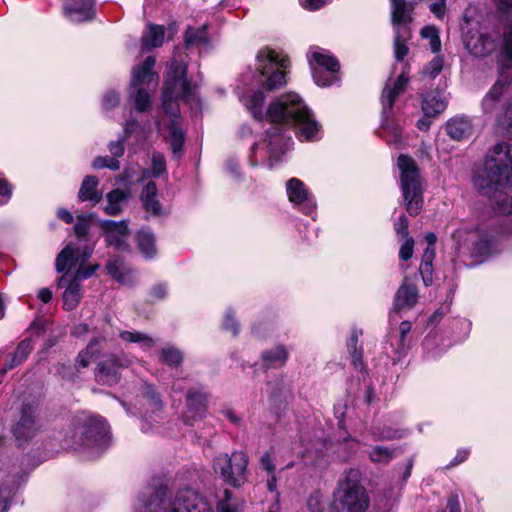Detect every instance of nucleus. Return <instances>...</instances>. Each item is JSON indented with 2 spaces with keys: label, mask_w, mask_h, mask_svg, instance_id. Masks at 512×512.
Wrapping results in <instances>:
<instances>
[{
  "label": "nucleus",
  "mask_w": 512,
  "mask_h": 512,
  "mask_svg": "<svg viewBox=\"0 0 512 512\" xmlns=\"http://www.w3.org/2000/svg\"><path fill=\"white\" fill-rule=\"evenodd\" d=\"M241 101L256 120L263 121L267 118L275 124L267 130L265 139L270 168L273 167V161L277 162L285 153L290 142V138L284 136L278 124L296 126L297 136L301 141L314 140L319 131L318 122L298 94L290 92L281 95L268 106L265 114L262 110L265 95L261 90L243 97Z\"/></svg>",
  "instance_id": "nucleus-1"
},
{
  "label": "nucleus",
  "mask_w": 512,
  "mask_h": 512,
  "mask_svg": "<svg viewBox=\"0 0 512 512\" xmlns=\"http://www.w3.org/2000/svg\"><path fill=\"white\" fill-rule=\"evenodd\" d=\"M474 186L484 195H490L512 183V146L497 143L489 150L484 167L473 179Z\"/></svg>",
  "instance_id": "nucleus-2"
},
{
  "label": "nucleus",
  "mask_w": 512,
  "mask_h": 512,
  "mask_svg": "<svg viewBox=\"0 0 512 512\" xmlns=\"http://www.w3.org/2000/svg\"><path fill=\"white\" fill-rule=\"evenodd\" d=\"M108 444V426L103 419L97 417L78 418L64 439L66 447L86 452L91 458L98 457Z\"/></svg>",
  "instance_id": "nucleus-3"
},
{
  "label": "nucleus",
  "mask_w": 512,
  "mask_h": 512,
  "mask_svg": "<svg viewBox=\"0 0 512 512\" xmlns=\"http://www.w3.org/2000/svg\"><path fill=\"white\" fill-rule=\"evenodd\" d=\"M509 81L502 74L484 96L481 107L483 114L494 120L495 129L499 133L512 136V96L506 101L502 100Z\"/></svg>",
  "instance_id": "nucleus-4"
},
{
  "label": "nucleus",
  "mask_w": 512,
  "mask_h": 512,
  "mask_svg": "<svg viewBox=\"0 0 512 512\" xmlns=\"http://www.w3.org/2000/svg\"><path fill=\"white\" fill-rule=\"evenodd\" d=\"M289 59L268 47L262 48L256 55V81L267 91L283 87L286 83V71Z\"/></svg>",
  "instance_id": "nucleus-5"
},
{
  "label": "nucleus",
  "mask_w": 512,
  "mask_h": 512,
  "mask_svg": "<svg viewBox=\"0 0 512 512\" xmlns=\"http://www.w3.org/2000/svg\"><path fill=\"white\" fill-rule=\"evenodd\" d=\"M334 505L339 512H364L368 507V496L361 485V473L350 469L338 482L334 492Z\"/></svg>",
  "instance_id": "nucleus-6"
},
{
  "label": "nucleus",
  "mask_w": 512,
  "mask_h": 512,
  "mask_svg": "<svg viewBox=\"0 0 512 512\" xmlns=\"http://www.w3.org/2000/svg\"><path fill=\"white\" fill-rule=\"evenodd\" d=\"M187 65L173 59L168 63V73L164 83L162 106L166 113L177 116L179 98L189 99L192 93L190 82L186 78Z\"/></svg>",
  "instance_id": "nucleus-7"
},
{
  "label": "nucleus",
  "mask_w": 512,
  "mask_h": 512,
  "mask_svg": "<svg viewBox=\"0 0 512 512\" xmlns=\"http://www.w3.org/2000/svg\"><path fill=\"white\" fill-rule=\"evenodd\" d=\"M397 165L401 171V189L405 208L411 216H416L421 212L423 206L419 170L414 160L406 155L398 157Z\"/></svg>",
  "instance_id": "nucleus-8"
},
{
  "label": "nucleus",
  "mask_w": 512,
  "mask_h": 512,
  "mask_svg": "<svg viewBox=\"0 0 512 512\" xmlns=\"http://www.w3.org/2000/svg\"><path fill=\"white\" fill-rule=\"evenodd\" d=\"M155 62V57L148 56L141 65L133 69L129 96L134 98L135 109L138 112H145L150 107L148 88L158 82V76L152 70Z\"/></svg>",
  "instance_id": "nucleus-9"
},
{
  "label": "nucleus",
  "mask_w": 512,
  "mask_h": 512,
  "mask_svg": "<svg viewBox=\"0 0 512 512\" xmlns=\"http://www.w3.org/2000/svg\"><path fill=\"white\" fill-rule=\"evenodd\" d=\"M247 466L248 456L243 451L220 454L213 462L215 472L233 487H240L247 481Z\"/></svg>",
  "instance_id": "nucleus-10"
},
{
  "label": "nucleus",
  "mask_w": 512,
  "mask_h": 512,
  "mask_svg": "<svg viewBox=\"0 0 512 512\" xmlns=\"http://www.w3.org/2000/svg\"><path fill=\"white\" fill-rule=\"evenodd\" d=\"M100 265L95 263L89 269L74 271V273H64L58 280V286L64 289L62 299L63 308L67 311L75 309L80 303L83 293L81 281L90 278Z\"/></svg>",
  "instance_id": "nucleus-11"
},
{
  "label": "nucleus",
  "mask_w": 512,
  "mask_h": 512,
  "mask_svg": "<svg viewBox=\"0 0 512 512\" xmlns=\"http://www.w3.org/2000/svg\"><path fill=\"white\" fill-rule=\"evenodd\" d=\"M93 248L80 243H68L57 255L55 267L59 273H74L80 269L87 270L93 264L86 265L92 256Z\"/></svg>",
  "instance_id": "nucleus-12"
},
{
  "label": "nucleus",
  "mask_w": 512,
  "mask_h": 512,
  "mask_svg": "<svg viewBox=\"0 0 512 512\" xmlns=\"http://www.w3.org/2000/svg\"><path fill=\"white\" fill-rule=\"evenodd\" d=\"M309 63L312 76L318 86H330L336 79L334 75L339 70L338 60L331 53L320 47H312L309 53Z\"/></svg>",
  "instance_id": "nucleus-13"
},
{
  "label": "nucleus",
  "mask_w": 512,
  "mask_h": 512,
  "mask_svg": "<svg viewBox=\"0 0 512 512\" xmlns=\"http://www.w3.org/2000/svg\"><path fill=\"white\" fill-rule=\"evenodd\" d=\"M164 512H211L208 502L197 491L184 488L171 499L165 498Z\"/></svg>",
  "instance_id": "nucleus-14"
},
{
  "label": "nucleus",
  "mask_w": 512,
  "mask_h": 512,
  "mask_svg": "<svg viewBox=\"0 0 512 512\" xmlns=\"http://www.w3.org/2000/svg\"><path fill=\"white\" fill-rule=\"evenodd\" d=\"M41 427L38 403H23L20 418L13 428V434L19 444L21 445L36 436Z\"/></svg>",
  "instance_id": "nucleus-15"
},
{
  "label": "nucleus",
  "mask_w": 512,
  "mask_h": 512,
  "mask_svg": "<svg viewBox=\"0 0 512 512\" xmlns=\"http://www.w3.org/2000/svg\"><path fill=\"white\" fill-rule=\"evenodd\" d=\"M131 360L122 356L118 357L115 355L110 356L104 361H101L97 365L95 371L96 381L102 385L112 386L120 380L119 369L128 367Z\"/></svg>",
  "instance_id": "nucleus-16"
},
{
  "label": "nucleus",
  "mask_w": 512,
  "mask_h": 512,
  "mask_svg": "<svg viewBox=\"0 0 512 512\" xmlns=\"http://www.w3.org/2000/svg\"><path fill=\"white\" fill-rule=\"evenodd\" d=\"M286 192L288 199L294 205H303V211L311 215L316 209V203L306 188L305 184L298 178H291L287 181Z\"/></svg>",
  "instance_id": "nucleus-17"
},
{
  "label": "nucleus",
  "mask_w": 512,
  "mask_h": 512,
  "mask_svg": "<svg viewBox=\"0 0 512 512\" xmlns=\"http://www.w3.org/2000/svg\"><path fill=\"white\" fill-rule=\"evenodd\" d=\"M100 227L105 232L106 241L110 246H114L121 251L128 248L129 230L125 221L103 220L100 222Z\"/></svg>",
  "instance_id": "nucleus-18"
},
{
  "label": "nucleus",
  "mask_w": 512,
  "mask_h": 512,
  "mask_svg": "<svg viewBox=\"0 0 512 512\" xmlns=\"http://www.w3.org/2000/svg\"><path fill=\"white\" fill-rule=\"evenodd\" d=\"M94 6V0H67L64 12L71 21L83 22L95 16Z\"/></svg>",
  "instance_id": "nucleus-19"
},
{
  "label": "nucleus",
  "mask_w": 512,
  "mask_h": 512,
  "mask_svg": "<svg viewBox=\"0 0 512 512\" xmlns=\"http://www.w3.org/2000/svg\"><path fill=\"white\" fill-rule=\"evenodd\" d=\"M206 402V395L201 389H189L186 395L185 418L194 421L202 419L207 409Z\"/></svg>",
  "instance_id": "nucleus-20"
},
{
  "label": "nucleus",
  "mask_w": 512,
  "mask_h": 512,
  "mask_svg": "<svg viewBox=\"0 0 512 512\" xmlns=\"http://www.w3.org/2000/svg\"><path fill=\"white\" fill-rule=\"evenodd\" d=\"M408 83V76L403 72L393 82H387L381 96L382 102V114L383 117L388 118L389 112L391 111L395 99L404 92Z\"/></svg>",
  "instance_id": "nucleus-21"
},
{
  "label": "nucleus",
  "mask_w": 512,
  "mask_h": 512,
  "mask_svg": "<svg viewBox=\"0 0 512 512\" xmlns=\"http://www.w3.org/2000/svg\"><path fill=\"white\" fill-rule=\"evenodd\" d=\"M465 47L475 57H485L496 49V41L489 34H475L467 36Z\"/></svg>",
  "instance_id": "nucleus-22"
},
{
  "label": "nucleus",
  "mask_w": 512,
  "mask_h": 512,
  "mask_svg": "<svg viewBox=\"0 0 512 512\" xmlns=\"http://www.w3.org/2000/svg\"><path fill=\"white\" fill-rule=\"evenodd\" d=\"M418 297L417 287L405 278L395 294L394 309L396 311L409 310L416 305Z\"/></svg>",
  "instance_id": "nucleus-23"
},
{
  "label": "nucleus",
  "mask_w": 512,
  "mask_h": 512,
  "mask_svg": "<svg viewBox=\"0 0 512 512\" xmlns=\"http://www.w3.org/2000/svg\"><path fill=\"white\" fill-rule=\"evenodd\" d=\"M165 491L163 489L142 494L135 508V512H164Z\"/></svg>",
  "instance_id": "nucleus-24"
},
{
  "label": "nucleus",
  "mask_w": 512,
  "mask_h": 512,
  "mask_svg": "<svg viewBox=\"0 0 512 512\" xmlns=\"http://www.w3.org/2000/svg\"><path fill=\"white\" fill-rule=\"evenodd\" d=\"M106 270L117 282L124 285H131L135 282V272L119 258H111L106 264Z\"/></svg>",
  "instance_id": "nucleus-25"
},
{
  "label": "nucleus",
  "mask_w": 512,
  "mask_h": 512,
  "mask_svg": "<svg viewBox=\"0 0 512 512\" xmlns=\"http://www.w3.org/2000/svg\"><path fill=\"white\" fill-rule=\"evenodd\" d=\"M446 132L456 141L466 139L470 137L472 133V123L467 117H454L446 123Z\"/></svg>",
  "instance_id": "nucleus-26"
},
{
  "label": "nucleus",
  "mask_w": 512,
  "mask_h": 512,
  "mask_svg": "<svg viewBox=\"0 0 512 512\" xmlns=\"http://www.w3.org/2000/svg\"><path fill=\"white\" fill-rule=\"evenodd\" d=\"M157 192L156 184L150 181L145 185L140 196L144 210L153 216L162 215V206L156 198Z\"/></svg>",
  "instance_id": "nucleus-27"
},
{
  "label": "nucleus",
  "mask_w": 512,
  "mask_h": 512,
  "mask_svg": "<svg viewBox=\"0 0 512 512\" xmlns=\"http://www.w3.org/2000/svg\"><path fill=\"white\" fill-rule=\"evenodd\" d=\"M165 28L162 25L149 24L142 34L141 43L144 51L160 47L164 42Z\"/></svg>",
  "instance_id": "nucleus-28"
},
{
  "label": "nucleus",
  "mask_w": 512,
  "mask_h": 512,
  "mask_svg": "<svg viewBox=\"0 0 512 512\" xmlns=\"http://www.w3.org/2000/svg\"><path fill=\"white\" fill-rule=\"evenodd\" d=\"M105 342L106 338L104 336L92 339L87 347L79 352L76 358V366L86 368L99 355Z\"/></svg>",
  "instance_id": "nucleus-29"
},
{
  "label": "nucleus",
  "mask_w": 512,
  "mask_h": 512,
  "mask_svg": "<svg viewBox=\"0 0 512 512\" xmlns=\"http://www.w3.org/2000/svg\"><path fill=\"white\" fill-rule=\"evenodd\" d=\"M99 180L96 176H86L81 184L78 198L80 201H90L92 205H96L102 199V194L97 190Z\"/></svg>",
  "instance_id": "nucleus-30"
},
{
  "label": "nucleus",
  "mask_w": 512,
  "mask_h": 512,
  "mask_svg": "<svg viewBox=\"0 0 512 512\" xmlns=\"http://www.w3.org/2000/svg\"><path fill=\"white\" fill-rule=\"evenodd\" d=\"M445 100L437 93H427L422 99V111L426 117H435L446 109Z\"/></svg>",
  "instance_id": "nucleus-31"
},
{
  "label": "nucleus",
  "mask_w": 512,
  "mask_h": 512,
  "mask_svg": "<svg viewBox=\"0 0 512 512\" xmlns=\"http://www.w3.org/2000/svg\"><path fill=\"white\" fill-rule=\"evenodd\" d=\"M136 242L141 254L147 258L152 259L155 257L157 250L155 246V236L149 230H140L136 235Z\"/></svg>",
  "instance_id": "nucleus-32"
},
{
  "label": "nucleus",
  "mask_w": 512,
  "mask_h": 512,
  "mask_svg": "<svg viewBox=\"0 0 512 512\" xmlns=\"http://www.w3.org/2000/svg\"><path fill=\"white\" fill-rule=\"evenodd\" d=\"M261 358L266 367H281L288 359V351L282 345L275 346L270 350L262 352Z\"/></svg>",
  "instance_id": "nucleus-33"
},
{
  "label": "nucleus",
  "mask_w": 512,
  "mask_h": 512,
  "mask_svg": "<svg viewBox=\"0 0 512 512\" xmlns=\"http://www.w3.org/2000/svg\"><path fill=\"white\" fill-rule=\"evenodd\" d=\"M129 193L122 189H114L106 195L107 205L104 208L106 214L115 216L122 212V204L127 200Z\"/></svg>",
  "instance_id": "nucleus-34"
},
{
  "label": "nucleus",
  "mask_w": 512,
  "mask_h": 512,
  "mask_svg": "<svg viewBox=\"0 0 512 512\" xmlns=\"http://www.w3.org/2000/svg\"><path fill=\"white\" fill-rule=\"evenodd\" d=\"M186 47L206 46L209 43L207 26L188 27L184 35Z\"/></svg>",
  "instance_id": "nucleus-35"
},
{
  "label": "nucleus",
  "mask_w": 512,
  "mask_h": 512,
  "mask_svg": "<svg viewBox=\"0 0 512 512\" xmlns=\"http://www.w3.org/2000/svg\"><path fill=\"white\" fill-rule=\"evenodd\" d=\"M119 337L128 343H136L144 351L151 349L155 341L149 335L139 331H121Z\"/></svg>",
  "instance_id": "nucleus-36"
},
{
  "label": "nucleus",
  "mask_w": 512,
  "mask_h": 512,
  "mask_svg": "<svg viewBox=\"0 0 512 512\" xmlns=\"http://www.w3.org/2000/svg\"><path fill=\"white\" fill-rule=\"evenodd\" d=\"M410 38V31L407 27H398L394 37V55L398 61H403L408 54L406 41Z\"/></svg>",
  "instance_id": "nucleus-37"
},
{
  "label": "nucleus",
  "mask_w": 512,
  "mask_h": 512,
  "mask_svg": "<svg viewBox=\"0 0 512 512\" xmlns=\"http://www.w3.org/2000/svg\"><path fill=\"white\" fill-rule=\"evenodd\" d=\"M392 4V24L394 30L398 27H406V23H408L411 18L406 10V2L405 0H391Z\"/></svg>",
  "instance_id": "nucleus-38"
},
{
  "label": "nucleus",
  "mask_w": 512,
  "mask_h": 512,
  "mask_svg": "<svg viewBox=\"0 0 512 512\" xmlns=\"http://www.w3.org/2000/svg\"><path fill=\"white\" fill-rule=\"evenodd\" d=\"M499 63L506 69H512V26L503 34Z\"/></svg>",
  "instance_id": "nucleus-39"
},
{
  "label": "nucleus",
  "mask_w": 512,
  "mask_h": 512,
  "mask_svg": "<svg viewBox=\"0 0 512 512\" xmlns=\"http://www.w3.org/2000/svg\"><path fill=\"white\" fill-rule=\"evenodd\" d=\"M244 501L234 499L232 492L224 491V498L218 503L217 512H244Z\"/></svg>",
  "instance_id": "nucleus-40"
},
{
  "label": "nucleus",
  "mask_w": 512,
  "mask_h": 512,
  "mask_svg": "<svg viewBox=\"0 0 512 512\" xmlns=\"http://www.w3.org/2000/svg\"><path fill=\"white\" fill-rule=\"evenodd\" d=\"M32 350H33L32 340L31 339L22 340L18 344V346L14 352L11 363H9L5 366V371L10 370V369L14 368L16 365L23 362L28 357V355L31 353Z\"/></svg>",
  "instance_id": "nucleus-41"
},
{
  "label": "nucleus",
  "mask_w": 512,
  "mask_h": 512,
  "mask_svg": "<svg viewBox=\"0 0 512 512\" xmlns=\"http://www.w3.org/2000/svg\"><path fill=\"white\" fill-rule=\"evenodd\" d=\"M359 339V333L354 330L350 339L347 342L348 352L351 356L352 365L355 369L362 370L364 368L363 360H362V349L357 348V343Z\"/></svg>",
  "instance_id": "nucleus-42"
},
{
  "label": "nucleus",
  "mask_w": 512,
  "mask_h": 512,
  "mask_svg": "<svg viewBox=\"0 0 512 512\" xmlns=\"http://www.w3.org/2000/svg\"><path fill=\"white\" fill-rule=\"evenodd\" d=\"M169 141L174 155L181 152L185 137L181 127L176 121H172L169 126Z\"/></svg>",
  "instance_id": "nucleus-43"
},
{
  "label": "nucleus",
  "mask_w": 512,
  "mask_h": 512,
  "mask_svg": "<svg viewBox=\"0 0 512 512\" xmlns=\"http://www.w3.org/2000/svg\"><path fill=\"white\" fill-rule=\"evenodd\" d=\"M395 456V450L386 446L376 445L369 451V458L374 463L387 464Z\"/></svg>",
  "instance_id": "nucleus-44"
},
{
  "label": "nucleus",
  "mask_w": 512,
  "mask_h": 512,
  "mask_svg": "<svg viewBox=\"0 0 512 512\" xmlns=\"http://www.w3.org/2000/svg\"><path fill=\"white\" fill-rule=\"evenodd\" d=\"M420 34L423 38L429 40L430 49L433 53H437L441 50L439 31L435 26H425L421 29Z\"/></svg>",
  "instance_id": "nucleus-45"
},
{
  "label": "nucleus",
  "mask_w": 512,
  "mask_h": 512,
  "mask_svg": "<svg viewBox=\"0 0 512 512\" xmlns=\"http://www.w3.org/2000/svg\"><path fill=\"white\" fill-rule=\"evenodd\" d=\"M161 360L169 366H179L183 361V355L177 348L168 346L161 350Z\"/></svg>",
  "instance_id": "nucleus-46"
},
{
  "label": "nucleus",
  "mask_w": 512,
  "mask_h": 512,
  "mask_svg": "<svg viewBox=\"0 0 512 512\" xmlns=\"http://www.w3.org/2000/svg\"><path fill=\"white\" fill-rule=\"evenodd\" d=\"M268 391L270 398L273 401H277L281 397L286 398L287 394L290 393L283 380H276L268 383Z\"/></svg>",
  "instance_id": "nucleus-47"
},
{
  "label": "nucleus",
  "mask_w": 512,
  "mask_h": 512,
  "mask_svg": "<svg viewBox=\"0 0 512 512\" xmlns=\"http://www.w3.org/2000/svg\"><path fill=\"white\" fill-rule=\"evenodd\" d=\"M275 453L276 450L271 448L269 451L264 452L259 459L260 468L266 471L267 475L276 474V465L273 457Z\"/></svg>",
  "instance_id": "nucleus-48"
},
{
  "label": "nucleus",
  "mask_w": 512,
  "mask_h": 512,
  "mask_svg": "<svg viewBox=\"0 0 512 512\" xmlns=\"http://www.w3.org/2000/svg\"><path fill=\"white\" fill-rule=\"evenodd\" d=\"M151 161H152L151 173H152L153 177L157 178L166 172V160L162 153L157 152V151L153 152Z\"/></svg>",
  "instance_id": "nucleus-49"
},
{
  "label": "nucleus",
  "mask_w": 512,
  "mask_h": 512,
  "mask_svg": "<svg viewBox=\"0 0 512 512\" xmlns=\"http://www.w3.org/2000/svg\"><path fill=\"white\" fill-rule=\"evenodd\" d=\"M383 129L386 132V139L389 143L400 144L402 142L401 130L398 126L388 123L387 119L383 121Z\"/></svg>",
  "instance_id": "nucleus-50"
},
{
  "label": "nucleus",
  "mask_w": 512,
  "mask_h": 512,
  "mask_svg": "<svg viewBox=\"0 0 512 512\" xmlns=\"http://www.w3.org/2000/svg\"><path fill=\"white\" fill-rule=\"evenodd\" d=\"M443 58L435 56L424 68L423 73L429 75L431 78H435L443 68Z\"/></svg>",
  "instance_id": "nucleus-51"
},
{
  "label": "nucleus",
  "mask_w": 512,
  "mask_h": 512,
  "mask_svg": "<svg viewBox=\"0 0 512 512\" xmlns=\"http://www.w3.org/2000/svg\"><path fill=\"white\" fill-rule=\"evenodd\" d=\"M307 507L310 512H324L325 505L319 492H314L309 496Z\"/></svg>",
  "instance_id": "nucleus-52"
},
{
  "label": "nucleus",
  "mask_w": 512,
  "mask_h": 512,
  "mask_svg": "<svg viewBox=\"0 0 512 512\" xmlns=\"http://www.w3.org/2000/svg\"><path fill=\"white\" fill-rule=\"evenodd\" d=\"M144 398L147 399L149 404L154 410H160L162 408L161 400L151 385H146L143 391Z\"/></svg>",
  "instance_id": "nucleus-53"
},
{
  "label": "nucleus",
  "mask_w": 512,
  "mask_h": 512,
  "mask_svg": "<svg viewBox=\"0 0 512 512\" xmlns=\"http://www.w3.org/2000/svg\"><path fill=\"white\" fill-rule=\"evenodd\" d=\"M127 141V138L122 136L116 141H111L108 145V149L113 157L119 158L124 155L125 147L124 144Z\"/></svg>",
  "instance_id": "nucleus-54"
},
{
  "label": "nucleus",
  "mask_w": 512,
  "mask_h": 512,
  "mask_svg": "<svg viewBox=\"0 0 512 512\" xmlns=\"http://www.w3.org/2000/svg\"><path fill=\"white\" fill-rule=\"evenodd\" d=\"M413 247H414V240L413 238H405L404 242L401 245L400 251H399V257L407 261L413 256Z\"/></svg>",
  "instance_id": "nucleus-55"
},
{
  "label": "nucleus",
  "mask_w": 512,
  "mask_h": 512,
  "mask_svg": "<svg viewBox=\"0 0 512 512\" xmlns=\"http://www.w3.org/2000/svg\"><path fill=\"white\" fill-rule=\"evenodd\" d=\"M120 101V96L115 91H108L103 97V108L105 110H111L115 108Z\"/></svg>",
  "instance_id": "nucleus-56"
},
{
  "label": "nucleus",
  "mask_w": 512,
  "mask_h": 512,
  "mask_svg": "<svg viewBox=\"0 0 512 512\" xmlns=\"http://www.w3.org/2000/svg\"><path fill=\"white\" fill-rule=\"evenodd\" d=\"M73 230L79 238H82L88 234V219L86 216H77V222L74 225Z\"/></svg>",
  "instance_id": "nucleus-57"
},
{
  "label": "nucleus",
  "mask_w": 512,
  "mask_h": 512,
  "mask_svg": "<svg viewBox=\"0 0 512 512\" xmlns=\"http://www.w3.org/2000/svg\"><path fill=\"white\" fill-rule=\"evenodd\" d=\"M223 328L227 331H231L234 336L239 332V324L231 311H227L225 314Z\"/></svg>",
  "instance_id": "nucleus-58"
},
{
  "label": "nucleus",
  "mask_w": 512,
  "mask_h": 512,
  "mask_svg": "<svg viewBox=\"0 0 512 512\" xmlns=\"http://www.w3.org/2000/svg\"><path fill=\"white\" fill-rule=\"evenodd\" d=\"M395 232L397 235L403 238H409L408 236V219L405 215H401L397 222L394 224Z\"/></svg>",
  "instance_id": "nucleus-59"
},
{
  "label": "nucleus",
  "mask_w": 512,
  "mask_h": 512,
  "mask_svg": "<svg viewBox=\"0 0 512 512\" xmlns=\"http://www.w3.org/2000/svg\"><path fill=\"white\" fill-rule=\"evenodd\" d=\"M446 0H437L430 5V11L439 19L445 15Z\"/></svg>",
  "instance_id": "nucleus-60"
},
{
  "label": "nucleus",
  "mask_w": 512,
  "mask_h": 512,
  "mask_svg": "<svg viewBox=\"0 0 512 512\" xmlns=\"http://www.w3.org/2000/svg\"><path fill=\"white\" fill-rule=\"evenodd\" d=\"M469 454L470 451L468 449L458 450L456 456L451 460L447 467L450 468L459 465L468 458Z\"/></svg>",
  "instance_id": "nucleus-61"
},
{
  "label": "nucleus",
  "mask_w": 512,
  "mask_h": 512,
  "mask_svg": "<svg viewBox=\"0 0 512 512\" xmlns=\"http://www.w3.org/2000/svg\"><path fill=\"white\" fill-rule=\"evenodd\" d=\"M373 434L376 437V439H379V440H392V439H397V438L402 437V433H400L399 431H396V430H391V429L385 430L379 434H376L375 432H373Z\"/></svg>",
  "instance_id": "nucleus-62"
},
{
  "label": "nucleus",
  "mask_w": 512,
  "mask_h": 512,
  "mask_svg": "<svg viewBox=\"0 0 512 512\" xmlns=\"http://www.w3.org/2000/svg\"><path fill=\"white\" fill-rule=\"evenodd\" d=\"M496 8L503 14H512V0H492Z\"/></svg>",
  "instance_id": "nucleus-63"
},
{
  "label": "nucleus",
  "mask_w": 512,
  "mask_h": 512,
  "mask_svg": "<svg viewBox=\"0 0 512 512\" xmlns=\"http://www.w3.org/2000/svg\"><path fill=\"white\" fill-rule=\"evenodd\" d=\"M151 295L155 299H164L167 295V286L165 284H157L153 286L151 289Z\"/></svg>",
  "instance_id": "nucleus-64"
}]
</instances>
